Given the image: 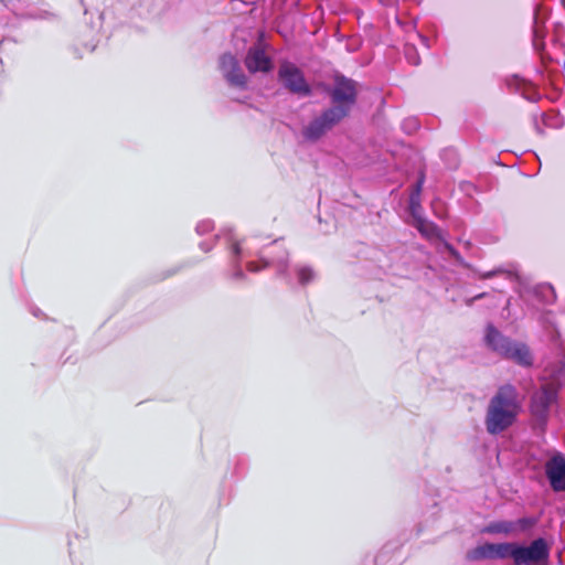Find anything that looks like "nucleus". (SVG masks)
Listing matches in <instances>:
<instances>
[{
    "label": "nucleus",
    "mask_w": 565,
    "mask_h": 565,
    "mask_svg": "<svg viewBox=\"0 0 565 565\" xmlns=\"http://www.w3.org/2000/svg\"><path fill=\"white\" fill-rule=\"evenodd\" d=\"M331 107L312 119L303 129L302 136L308 141H317L350 115L356 103V82L342 75L334 77L333 86L328 90Z\"/></svg>",
    "instance_id": "nucleus-1"
},
{
    "label": "nucleus",
    "mask_w": 565,
    "mask_h": 565,
    "mask_svg": "<svg viewBox=\"0 0 565 565\" xmlns=\"http://www.w3.org/2000/svg\"><path fill=\"white\" fill-rule=\"evenodd\" d=\"M522 411V401L512 384L501 385L490 398L484 417L488 434L499 435L512 427Z\"/></svg>",
    "instance_id": "nucleus-2"
},
{
    "label": "nucleus",
    "mask_w": 565,
    "mask_h": 565,
    "mask_svg": "<svg viewBox=\"0 0 565 565\" xmlns=\"http://www.w3.org/2000/svg\"><path fill=\"white\" fill-rule=\"evenodd\" d=\"M557 387L553 383L542 385L531 398L530 411L535 424L543 431L547 422L550 407L556 401Z\"/></svg>",
    "instance_id": "nucleus-3"
},
{
    "label": "nucleus",
    "mask_w": 565,
    "mask_h": 565,
    "mask_svg": "<svg viewBox=\"0 0 565 565\" xmlns=\"http://www.w3.org/2000/svg\"><path fill=\"white\" fill-rule=\"evenodd\" d=\"M278 79L290 93L298 96H309L311 87L307 83L302 71L290 62H282L278 70Z\"/></svg>",
    "instance_id": "nucleus-4"
},
{
    "label": "nucleus",
    "mask_w": 565,
    "mask_h": 565,
    "mask_svg": "<svg viewBox=\"0 0 565 565\" xmlns=\"http://www.w3.org/2000/svg\"><path fill=\"white\" fill-rule=\"evenodd\" d=\"M550 547L543 537L531 542L529 546H516L514 565H546Z\"/></svg>",
    "instance_id": "nucleus-5"
},
{
    "label": "nucleus",
    "mask_w": 565,
    "mask_h": 565,
    "mask_svg": "<svg viewBox=\"0 0 565 565\" xmlns=\"http://www.w3.org/2000/svg\"><path fill=\"white\" fill-rule=\"evenodd\" d=\"M218 66L226 82L241 89L247 87V77L241 68L238 60L230 52L223 53L218 60Z\"/></svg>",
    "instance_id": "nucleus-6"
},
{
    "label": "nucleus",
    "mask_w": 565,
    "mask_h": 565,
    "mask_svg": "<svg viewBox=\"0 0 565 565\" xmlns=\"http://www.w3.org/2000/svg\"><path fill=\"white\" fill-rule=\"evenodd\" d=\"M545 473L554 491H565V458L563 455L558 454L546 461Z\"/></svg>",
    "instance_id": "nucleus-7"
},
{
    "label": "nucleus",
    "mask_w": 565,
    "mask_h": 565,
    "mask_svg": "<svg viewBox=\"0 0 565 565\" xmlns=\"http://www.w3.org/2000/svg\"><path fill=\"white\" fill-rule=\"evenodd\" d=\"M245 66L249 73H268L273 68L271 58L265 53L260 45L250 46L244 60Z\"/></svg>",
    "instance_id": "nucleus-8"
},
{
    "label": "nucleus",
    "mask_w": 565,
    "mask_h": 565,
    "mask_svg": "<svg viewBox=\"0 0 565 565\" xmlns=\"http://www.w3.org/2000/svg\"><path fill=\"white\" fill-rule=\"evenodd\" d=\"M486 343L492 351L504 358L513 341L504 337L495 327L489 324L486 332Z\"/></svg>",
    "instance_id": "nucleus-9"
},
{
    "label": "nucleus",
    "mask_w": 565,
    "mask_h": 565,
    "mask_svg": "<svg viewBox=\"0 0 565 565\" xmlns=\"http://www.w3.org/2000/svg\"><path fill=\"white\" fill-rule=\"evenodd\" d=\"M504 358L512 360L522 366H531L533 363V358L529 347L524 343L514 341L509 348V352H507Z\"/></svg>",
    "instance_id": "nucleus-10"
},
{
    "label": "nucleus",
    "mask_w": 565,
    "mask_h": 565,
    "mask_svg": "<svg viewBox=\"0 0 565 565\" xmlns=\"http://www.w3.org/2000/svg\"><path fill=\"white\" fill-rule=\"evenodd\" d=\"M415 227L424 237L428 239L443 241L440 228L431 221H428L424 217H418L417 220H415Z\"/></svg>",
    "instance_id": "nucleus-11"
},
{
    "label": "nucleus",
    "mask_w": 565,
    "mask_h": 565,
    "mask_svg": "<svg viewBox=\"0 0 565 565\" xmlns=\"http://www.w3.org/2000/svg\"><path fill=\"white\" fill-rule=\"evenodd\" d=\"M466 558L471 562L495 558L494 543H486L468 551Z\"/></svg>",
    "instance_id": "nucleus-12"
},
{
    "label": "nucleus",
    "mask_w": 565,
    "mask_h": 565,
    "mask_svg": "<svg viewBox=\"0 0 565 565\" xmlns=\"http://www.w3.org/2000/svg\"><path fill=\"white\" fill-rule=\"evenodd\" d=\"M516 543H498L494 544L495 558H512L515 561Z\"/></svg>",
    "instance_id": "nucleus-13"
},
{
    "label": "nucleus",
    "mask_w": 565,
    "mask_h": 565,
    "mask_svg": "<svg viewBox=\"0 0 565 565\" xmlns=\"http://www.w3.org/2000/svg\"><path fill=\"white\" fill-rule=\"evenodd\" d=\"M489 531L493 533L510 534L515 532V524L510 521L495 522L489 526Z\"/></svg>",
    "instance_id": "nucleus-14"
},
{
    "label": "nucleus",
    "mask_w": 565,
    "mask_h": 565,
    "mask_svg": "<svg viewBox=\"0 0 565 565\" xmlns=\"http://www.w3.org/2000/svg\"><path fill=\"white\" fill-rule=\"evenodd\" d=\"M537 522V519L535 518H521L518 521L513 522L515 524V532H525L530 529H532Z\"/></svg>",
    "instance_id": "nucleus-15"
},
{
    "label": "nucleus",
    "mask_w": 565,
    "mask_h": 565,
    "mask_svg": "<svg viewBox=\"0 0 565 565\" xmlns=\"http://www.w3.org/2000/svg\"><path fill=\"white\" fill-rule=\"evenodd\" d=\"M297 277L301 285H307L313 279L315 274L310 267L302 266L297 268Z\"/></svg>",
    "instance_id": "nucleus-16"
},
{
    "label": "nucleus",
    "mask_w": 565,
    "mask_h": 565,
    "mask_svg": "<svg viewBox=\"0 0 565 565\" xmlns=\"http://www.w3.org/2000/svg\"><path fill=\"white\" fill-rule=\"evenodd\" d=\"M422 204H420V198H413V196H409V212L415 220H417L418 217H423L422 216Z\"/></svg>",
    "instance_id": "nucleus-17"
},
{
    "label": "nucleus",
    "mask_w": 565,
    "mask_h": 565,
    "mask_svg": "<svg viewBox=\"0 0 565 565\" xmlns=\"http://www.w3.org/2000/svg\"><path fill=\"white\" fill-rule=\"evenodd\" d=\"M443 244H444V247L445 249L455 258V260L457 263H459L460 265H462L463 267H467V268H470V265L467 264L463 258L461 257V255L459 254V252L451 245L449 244L448 242L444 241L443 239Z\"/></svg>",
    "instance_id": "nucleus-18"
},
{
    "label": "nucleus",
    "mask_w": 565,
    "mask_h": 565,
    "mask_svg": "<svg viewBox=\"0 0 565 565\" xmlns=\"http://www.w3.org/2000/svg\"><path fill=\"white\" fill-rule=\"evenodd\" d=\"M424 182H425V174L422 172L418 177V180L416 182V184L414 185L413 190H412V193L409 196H413V198H420V194H422V191H423V185H424Z\"/></svg>",
    "instance_id": "nucleus-19"
},
{
    "label": "nucleus",
    "mask_w": 565,
    "mask_h": 565,
    "mask_svg": "<svg viewBox=\"0 0 565 565\" xmlns=\"http://www.w3.org/2000/svg\"><path fill=\"white\" fill-rule=\"evenodd\" d=\"M405 54L407 56V58L409 60V62L414 65H417L419 64V57L416 53V50L414 46H406L405 47Z\"/></svg>",
    "instance_id": "nucleus-20"
},
{
    "label": "nucleus",
    "mask_w": 565,
    "mask_h": 565,
    "mask_svg": "<svg viewBox=\"0 0 565 565\" xmlns=\"http://www.w3.org/2000/svg\"><path fill=\"white\" fill-rule=\"evenodd\" d=\"M501 273H503V270L494 269V270H491V271L482 273V274L479 275V277L481 279H488V278L494 277V276H497L498 274H501Z\"/></svg>",
    "instance_id": "nucleus-21"
},
{
    "label": "nucleus",
    "mask_w": 565,
    "mask_h": 565,
    "mask_svg": "<svg viewBox=\"0 0 565 565\" xmlns=\"http://www.w3.org/2000/svg\"><path fill=\"white\" fill-rule=\"evenodd\" d=\"M231 250L234 255H236V256L239 255L241 250H242L239 243H237V242L233 243L231 246Z\"/></svg>",
    "instance_id": "nucleus-22"
},
{
    "label": "nucleus",
    "mask_w": 565,
    "mask_h": 565,
    "mask_svg": "<svg viewBox=\"0 0 565 565\" xmlns=\"http://www.w3.org/2000/svg\"><path fill=\"white\" fill-rule=\"evenodd\" d=\"M247 269H248L249 271H252V273H256V271L260 270V267H259L256 263H254V262H249V263L247 264Z\"/></svg>",
    "instance_id": "nucleus-23"
},
{
    "label": "nucleus",
    "mask_w": 565,
    "mask_h": 565,
    "mask_svg": "<svg viewBox=\"0 0 565 565\" xmlns=\"http://www.w3.org/2000/svg\"><path fill=\"white\" fill-rule=\"evenodd\" d=\"M484 296H486V294H484V292H483V294H480V295H477V296H475L470 301H473V300L480 299V298H482V297H484Z\"/></svg>",
    "instance_id": "nucleus-24"
},
{
    "label": "nucleus",
    "mask_w": 565,
    "mask_h": 565,
    "mask_svg": "<svg viewBox=\"0 0 565 565\" xmlns=\"http://www.w3.org/2000/svg\"><path fill=\"white\" fill-rule=\"evenodd\" d=\"M236 276H237L238 278H243V277H244V274H243L242 271H237Z\"/></svg>",
    "instance_id": "nucleus-25"
},
{
    "label": "nucleus",
    "mask_w": 565,
    "mask_h": 565,
    "mask_svg": "<svg viewBox=\"0 0 565 565\" xmlns=\"http://www.w3.org/2000/svg\"><path fill=\"white\" fill-rule=\"evenodd\" d=\"M534 34H535V39L540 36V35H539V30H537V29H535V30H534Z\"/></svg>",
    "instance_id": "nucleus-26"
},
{
    "label": "nucleus",
    "mask_w": 565,
    "mask_h": 565,
    "mask_svg": "<svg viewBox=\"0 0 565 565\" xmlns=\"http://www.w3.org/2000/svg\"><path fill=\"white\" fill-rule=\"evenodd\" d=\"M562 2H563V4H564V7H565V0H562Z\"/></svg>",
    "instance_id": "nucleus-27"
}]
</instances>
